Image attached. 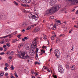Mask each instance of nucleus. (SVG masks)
Returning a JSON list of instances; mask_svg holds the SVG:
<instances>
[{
    "label": "nucleus",
    "mask_w": 78,
    "mask_h": 78,
    "mask_svg": "<svg viewBox=\"0 0 78 78\" xmlns=\"http://www.w3.org/2000/svg\"><path fill=\"white\" fill-rule=\"evenodd\" d=\"M63 23H65V24H66V23H67V22H66V21H64V22H63Z\"/></svg>",
    "instance_id": "64"
},
{
    "label": "nucleus",
    "mask_w": 78,
    "mask_h": 78,
    "mask_svg": "<svg viewBox=\"0 0 78 78\" xmlns=\"http://www.w3.org/2000/svg\"><path fill=\"white\" fill-rule=\"evenodd\" d=\"M5 70H8V68L7 67H5L4 68Z\"/></svg>",
    "instance_id": "44"
},
{
    "label": "nucleus",
    "mask_w": 78,
    "mask_h": 78,
    "mask_svg": "<svg viewBox=\"0 0 78 78\" xmlns=\"http://www.w3.org/2000/svg\"><path fill=\"white\" fill-rule=\"evenodd\" d=\"M13 35H14V34H13V33H12L9 35H7V36H8V37L10 36L9 38H11V37H12V36H13Z\"/></svg>",
    "instance_id": "15"
},
{
    "label": "nucleus",
    "mask_w": 78,
    "mask_h": 78,
    "mask_svg": "<svg viewBox=\"0 0 78 78\" xmlns=\"http://www.w3.org/2000/svg\"><path fill=\"white\" fill-rule=\"evenodd\" d=\"M50 2H49V4L52 6H55V3L56 2V0H50Z\"/></svg>",
    "instance_id": "6"
},
{
    "label": "nucleus",
    "mask_w": 78,
    "mask_h": 78,
    "mask_svg": "<svg viewBox=\"0 0 78 78\" xmlns=\"http://www.w3.org/2000/svg\"><path fill=\"white\" fill-rule=\"evenodd\" d=\"M56 23H60V24H59V25H60V24L61 23V22H60V20H56Z\"/></svg>",
    "instance_id": "29"
},
{
    "label": "nucleus",
    "mask_w": 78,
    "mask_h": 78,
    "mask_svg": "<svg viewBox=\"0 0 78 78\" xmlns=\"http://www.w3.org/2000/svg\"><path fill=\"white\" fill-rule=\"evenodd\" d=\"M59 40V38L57 37L56 38V42L57 43V41H58Z\"/></svg>",
    "instance_id": "46"
},
{
    "label": "nucleus",
    "mask_w": 78,
    "mask_h": 78,
    "mask_svg": "<svg viewBox=\"0 0 78 78\" xmlns=\"http://www.w3.org/2000/svg\"><path fill=\"white\" fill-rule=\"evenodd\" d=\"M74 11H75V9H73L72 10V12H73Z\"/></svg>",
    "instance_id": "58"
},
{
    "label": "nucleus",
    "mask_w": 78,
    "mask_h": 78,
    "mask_svg": "<svg viewBox=\"0 0 78 78\" xmlns=\"http://www.w3.org/2000/svg\"><path fill=\"white\" fill-rule=\"evenodd\" d=\"M22 40L23 42H25V40L24 39V38H23Z\"/></svg>",
    "instance_id": "54"
},
{
    "label": "nucleus",
    "mask_w": 78,
    "mask_h": 78,
    "mask_svg": "<svg viewBox=\"0 0 78 78\" xmlns=\"http://www.w3.org/2000/svg\"><path fill=\"white\" fill-rule=\"evenodd\" d=\"M38 37H37L34 40V41L32 43L31 48L30 51V56H34V54L35 53L34 50H35L36 48L37 47V46H36V44L37 43V39H38Z\"/></svg>",
    "instance_id": "1"
},
{
    "label": "nucleus",
    "mask_w": 78,
    "mask_h": 78,
    "mask_svg": "<svg viewBox=\"0 0 78 78\" xmlns=\"http://www.w3.org/2000/svg\"><path fill=\"white\" fill-rule=\"evenodd\" d=\"M10 77L11 78H15V77H14V76H11Z\"/></svg>",
    "instance_id": "60"
},
{
    "label": "nucleus",
    "mask_w": 78,
    "mask_h": 78,
    "mask_svg": "<svg viewBox=\"0 0 78 78\" xmlns=\"http://www.w3.org/2000/svg\"><path fill=\"white\" fill-rule=\"evenodd\" d=\"M5 42H9V39H7L6 40Z\"/></svg>",
    "instance_id": "43"
},
{
    "label": "nucleus",
    "mask_w": 78,
    "mask_h": 78,
    "mask_svg": "<svg viewBox=\"0 0 78 78\" xmlns=\"http://www.w3.org/2000/svg\"><path fill=\"white\" fill-rule=\"evenodd\" d=\"M24 45V44L23 43H21L20 44H19L18 47V49H20V48H21V47H22V46H23Z\"/></svg>",
    "instance_id": "10"
},
{
    "label": "nucleus",
    "mask_w": 78,
    "mask_h": 78,
    "mask_svg": "<svg viewBox=\"0 0 78 78\" xmlns=\"http://www.w3.org/2000/svg\"><path fill=\"white\" fill-rule=\"evenodd\" d=\"M51 40L53 41V40H54V36H52V37H51Z\"/></svg>",
    "instance_id": "37"
},
{
    "label": "nucleus",
    "mask_w": 78,
    "mask_h": 78,
    "mask_svg": "<svg viewBox=\"0 0 78 78\" xmlns=\"http://www.w3.org/2000/svg\"><path fill=\"white\" fill-rule=\"evenodd\" d=\"M71 70H75V65H73L71 66Z\"/></svg>",
    "instance_id": "12"
},
{
    "label": "nucleus",
    "mask_w": 78,
    "mask_h": 78,
    "mask_svg": "<svg viewBox=\"0 0 78 78\" xmlns=\"http://www.w3.org/2000/svg\"><path fill=\"white\" fill-rule=\"evenodd\" d=\"M72 20H75V18H72Z\"/></svg>",
    "instance_id": "63"
},
{
    "label": "nucleus",
    "mask_w": 78,
    "mask_h": 78,
    "mask_svg": "<svg viewBox=\"0 0 78 78\" xmlns=\"http://www.w3.org/2000/svg\"><path fill=\"white\" fill-rule=\"evenodd\" d=\"M78 14V10H77L76 11V14Z\"/></svg>",
    "instance_id": "55"
},
{
    "label": "nucleus",
    "mask_w": 78,
    "mask_h": 78,
    "mask_svg": "<svg viewBox=\"0 0 78 78\" xmlns=\"http://www.w3.org/2000/svg\"><path fill=\"white\" fill-rule=\"evenodd\" d=\"M14 3V4H15V5H16V6H18L19 5V4H18V3H17V2L16 1H14L13 2Z\"/></svg>",
    "instance_id": "25"
},
{
    "label": "nucleus",
    "mask_w": 78,
    "mask_h": 78,
    "mask_svg": "<svg viewBox=\"0 0 78 78\" xmlns=\"http://www.w3.org/2000/svg\"><path fill=\"white\" fill-rule=\"evenodd\" d=\"M36 50V51H35V52L37 53L38 52V50H39V49L38 48H37Z\"/></svg>",
    "instance_id": "39"
},
{
    "label": "nucleus",
    "mask_w": 78,
    "mask_h": 78,
    "mask_svg": "<svg viewBox=\"0 0 78 78\" xmlns=\"http://www.w3.org/2000/svg\"><path fill=\"white\" fill-rule=\"evenodd\" d=\"M74 47H73V45L72 46V49H71V50H73V48H74Z\"/></svg>",
    "instance_id": "57"
},
{
    "label": "nucleus",
    "mask_w": 78,
    "mask_h": 78,
    "mask_svg": "<svg viewBox=\"0 0 78 78\" xmlns=\"http://www.w3.org/2000/svg\"><path fill=\"white\" fill-rule=\"evenodd\" d=\"M6 45L7 46V47H10V45H11V44L9 43H8L6 44Z\"/></svg>",
    "instance_id": "20"
},
{
    "label": "nucleus",
    "mask_w": 78,
    "mask_h": 78,
    "mask_svg": "<svg viewBox=\"0 0 78 78\" xmlns=\"http://www.w3.org/2000/svg\"><path fill=\"white\" fill-rule=\"evenodd\" d=\"M43 36H44V37L43 38V39H47V36H46V35L43 34Z\"/></svg>",
    "instance_id": "13"
},
{
    "label": "nucleus",
    "mask_w": 78,
    "mask_h": 78,
    "mask_svg": "<svg viewBox=\"0 0 78 78\" xmlns=\"http://www.w3.org/2000/svg\"><path fill=\"white\" fill-rule=\"evenodd\" d=\"M31 28V27H28L26 29L27 30H29V29Z\"/></svg>",
    "instance_id": "42"
},
{
    "label": "nucleus",
    "mask_w": 78,
    "mask_h": 78,
    "mask_svg": "<svg viewBox=\"0 0 78 78\" xmlns=\"http://www.w3.org/2000/svg\"><path fill=\"white\" fill-rule=\"evenodd\" d=\"M14 75L16 77V78H18V76L17 75V73H14Z\"/></svg>",
    "instance_id": "24"
},
{
    "label": "nucleus",
    "mask_w": 78,
    "mask_h": 78,
    "mask_svg": "<svg viewBox=\"0 0 78 78\" xmlns=\"http://www.w3.org/2000/svg\"><path fill=\"white\" fill-rule=\"evenodd\" d=\"M20 54H18L17 56L20 58H22V59H30V57L27 54V52L26 51H23L20 54Z\"/></svg>",
    "instance_id": "2"
},
{
    "label": "nucleus",
    "mask_w": 78,
    "mask_h": 78,
    "mask_svg": "<svg viewBox=\"0 0 78 78\" xmlns=\"http://www.w3.org/2000/svg\"><path fill=\"white\" fill-rule=\"evenodd\" d=\"M47 71H48V72H50V71L49 70L48 68V69L47 70Z\"/></svg>",
    "instance_id": "59"
},
{
    "label": "nucleus",
    "mask_w": 78,
    "mask_h": 78,
    "mask_svg": "<svg viewBox=\"0 0 78 78\" xmlns=\"http://www.w3.org/2000/svg\"><path fill=\"white\" fill-rule=\"evenodd\" d=\"M39 30V28L38 27H37L35 28L34 32L35 33H36V32H38Z\"/></svg>",
    "instance_id": "11"
},
{
    "label": "nucleus",
    "mask_w": 78,
    "mask_h": 78,
    "mask_svg": "<svg viewBox=\"0 0 78 78\" xmlns=\"http://www.w3.org/2000/svg\"><path fill=\"white\" fill-rule=\"evenodd\" d=\"M8 37V36L6 35L3 37H0V39H3V38H5V37Z\"/></svg>",
    "instance_id": "23"
},
{
    "label": "nucleus",
    "mask_w": 78,
    "mask_h": 78,
    "mask_svg": "<svg viewBox=\"0 0 78 78\" xmlns=\"http://www.w3.org/2000/svg\"><path fill=\"white\" fill-rule=\"evenodd\" d=\"M20 1L23 3H27L26 0H20Z\"/></svg>",
    "instance_id": "16"
},
{
    "label": "nucleus",
    "mask_w": 78,
    "mask_h": 78,
    "mask_svg": "<svg viewBox=\"0 0 78 78\" xmlns=\"http://www.w3.org/2000/svg\"><path fill=\"white\" fill-rule=\"evenodd\" d=\"M31 72L32 74H35V72H34V71L33 70H32L31 71Z\"/></svg>",
    "instance_id": "31"
},
{
    "label": "nucleus",
    "mask_w": 78,
    "mask_h": 78,
    "mask_svg": "<svg viewBox=\"0 0 78 78\" xmlns=\"http://www.w3.org/2000/svg\"><path fill=\"white\" fill-rule=\"evenodd\" d=\"M29 18L30 19H34L35 21H36L39 19V17H38L37 14L36 15H33L32 16H30Z\"/></svg>",
    "instance_id": "5"
},
{
    "label": "nucleus",
    "mask_w": 78,
    "mask_h": 78,
    "mask_svg": "<svg viewBox=\"0 0 78 78\" xmlns=\"http://www.w3.org/2000/svg\"><path fill=\"white\" fill-rule=\"evenodd\" d=\"M14 54V52L13 51H11L10 52V55H12Z\"/></svg>",
    "instance_id": "27"
},
{
    "label": "nucleus",
    "mask_w": 78,
    "mask_h": 78,
    "mask_svg": "<svg viewBox=\"0 0 78 78\" xmlns=\"http://www.w3.org/2000/svg\"><path fill=\"white\" fill-rule=\"evenodd\" d=\"M11 69H12V70H14V67H13V66L12 65L11 66Z\"/></svg>",
    "instance_id": "34"
},
{
    "label": "nucleus",
    "mask_w": 78,
    "mask_h": 78,
    "mask_svg": "<svg viewBox=\"0 0 78 78\" xmlns=\"http://www.w3.org/2000/svg\"><path fill=\"white\" fill-rule=\"evenodd\" d=\"M3 48H5V49H6V46L5 45H4L3 46Z\"/></svg>",
    "instance_id": "40"
},
{
    "label": "nucleus",
    "mask_w": 78,
    "mask_h": 78,
    "mask_svg": "<svg viewBox=\"0 0 78 78\" xmlns=\"http://www.w3.org/2000/svg\"><path fill=\"white\" fill-rule=\"evenodd\" d=\"M58 71L59 72H61V73H62L64 71V69L62 67V66L60 64L58 65Z\"/></svg>",
    "instance_id": "9"
},
{
    "label": "nucleus",
    "mask_w": 78,
    "mask_h": 78,
    "mask_svg": "<svg viewBox=\"0 0 78 78\" xmlns=\"http://www.w3.org/2000/svg\"><path fill=\"white\" fill-rule=\"evenodd\" d=\"M25 48L26 49V50H29V49H30V48H29V47L28 46H25Z\"/></svg>",
    "instance_id": "21"
},
{
    "label": "nucleus",
    "mask_w": 78,
    "mask_h": 78,
    "mask_svg": "<svg viewBox=\"0 0 78 78\" xmlns=\"http://www.w3.org/2000/svg\"><path fill=\"white\" fill-rule=\"evenodd\" d=\"M9 58L10 59H12V57H11V56H9Z\"/></svg>",
    "instance_id": "52"
},
{
    "label": "nucleus",
    "mask_w": 78,
    "mask_h": 78,
    "mask_svg": "<svg viewBox=\"0 0 78 78\" xmlns=\"http://www.w3.org/2000/svg\"><path fill=\"white\" fill-rule=\"evenodd\" d=\"M4 75V72H2L0 73V76H2Z\"/></svg>",
    "instance_id": "19"
},
{
    "label": "nucleus",
    "mask_w": 78,
    "mask_h": 78,
    "mask_svg": "<svg viewBox=\"0 0 78 78\" xmlns=\"http://www.w3.org/2000/svg\"><path fill=\"white\" fill-rule=\"evenodd\" d=\"M46 22V20H44L43 21V23H45Z\"/></svg>",
    "instance_id": "48"
},
{
    "label": "nucleus",
    "mask_w": 78,
    "mask_h": 78,
    "mask_svg": "<svg viewBox=\"0 0 78 78\" xmlns=\"http://www.w3.org/2000/svg\"><path fill=\"white\" fill-rule=\"evenodd\" d=\"M66 1L69 2H70L72 5H74L75 3H78V0H66Z\"/></svg>",
    "instance_id": "7"
},
{
    "label": "nucleus",
    "mask_w": 78,
    "mask_h": 78,
    "mask_svg": "<svg viewBox=\"0 0 78 78\" xmlns=\"http://www.w3.org/2000/svg\"><path fill=\"white\" fill-rule=\"evenodd\" d=\"M53 14V13L51 9L50 10H47V11L45 12L44 16H47Z\"/></svg>",
    "instance_id": "4"
},
{
    "label": "nucleus",
    "mask_w": 78,
    "mask_h": 78,
    "mask_svg": "<svg viewBox=\"0 0 78 78\" xmlns=\"http://www.w3.org/2000/svg\"><path fill=\"white\" fill-rule=\"evenodd\" d=\"M55 54L57 58H59V51L57 49L55 51Z\"/></svg>",
    "instance_id": "8"
},
{
    "label": "nucleus",
    "mask_w": 78,
    "mask_h": 78,
    "mask_svg": "<svg viewBox=\"0 0 78 78\" xmlns=\"http://www.w3.org/2000/svg\"><path fill=\"white\" fill-rule=\"evenodd\" d=\"M59 36V37H64L65 36V35L64 34H61Z\"/></svg>",
    "instance_id": "26"
},
{
    "label": "nucleus",
    "mask_w": 78,
    "mask_h": 78,
    "mask_svg": "<svg viewBox=\"0 0 78 78\" xmlns=\"http://www.w3.org/2000/svg\"><path fill=\"white\" fill-rule=\"evenodd\" d=\"M50 18H51V19H55V17H54V16H51Z\"/></svg>",
    "instance_id": "32"
},
{
    "label": "nucleus",
    "mask_w": 78,
    "mask_h": 78,
    "mask_svg": "<svg viewBox=\"0 0 78 78\" xmlns=\"http://www.w3.org/2000/svg\"><path fill=\"white\" fill-rule=\"evenodd\" d=\"M3 48L2 47H0V51H2L3 50Z\"/></svg>",
    "instance_id": "49"
},
{
    "label": "nucleus",
    "mask_w": 78,
    "mask_h": 78,
    "mask_svg": "<svg viewBox=\"0 0 78 78\" xmlns=\"http://www.w3.org/2000/svg\"><path fill=\"white\" fill-rule=\"evenodd\" d=\"M34 64L35 65H36V64L39 65V64H41V62H35Z\"/></svg>",
    "instance_id": "18"
},
{
    "label": "nucleus",
    "mask_w": 78,
    "mask_h": 78,
    "mask_svg": "<svg viewBox=\"0 0 78 78\" xmlns=\"http://www.w3.org/2000/svg\"><path fill=\"white\" fill-rule=\"evenodd\" d=\"M36 53V58H38V55H37V53Z\"/></svg>",
    "instance_id": "41"
},
{
    "label": "nucleus",
    "mask_w": 78,
    "mask_h": 78,
    "mask_svg": "<svg viewBox=\"0 0 78 78\" xmlns=\"http://www.w3.org/2000/svg\"><path fill=\"white\" fill-rule=\"evenodd\" d=\"M66 9H62L61 11H65L66 10Z\"/></svg>",
    "instance_id": "51"
},
{
    "label": "nucleus",
    "mask_w": 78,
    "mask_h": 78,
    "mask_svg": "<svg viewBox=\"0 0 78 78\" xmlns=\"http://www.w3.org/2000/svg\"><path fill=\"white\" fill-rule=\"evenodd\" d=\"M5 76H8V73H6L5 74Z\"/></svg>",
    "instance_id": "45"
},
{
    "label": "nucleus",
    "mask_w": 78,
    "mask_h": 78,
    "mask_svg": "<svg viewBox=\"0 0 78 78\" xmlns=\"http://www.w3.org/2000/svg\"><path fill=\"white\" fill-rule=\"evenodd\" d=\"M0 55H5V52H1L0 53Z\"/></svg>",
    "instance_id": "33"
},
{
    "label": "nucleus",
    "mask_w": 78,
    "mask_h": 78,
    "mask_svg": "<svg viewBox=\"0 0 78 78\" xmlns=\"http://www.w3.org/2000/svg\"><path fill=\"white\" fill-rule=\"evenodd\" d=\"M27 25H28L27 24H25L24 23H23L22 24V27H27Z\"/></svg>",
    "instance_id": "17"
},
{
    "label": "nucleus",
    "mask_w": 78,
    "mask_h": 78,
    "mask_svg": "<svg viewBox=\"0 0 78 78\" xmlns=\"http://www.w3.org/2000/svg\"><path fill=\"white\" fill-rule=\"evenodd\" d=\"M41 51L42 52V53H45V51H44L43 50H41Z\"/></svg>",
    "instance_id": "35"
},
{
    "label": "nucleus",
    "mask_w": 78,
    "mask_h": 78,
    "mask_svg": "<svg viewBox=\"0 0 78 78\" xmlns=\"http://www.w3.org/2000/svg\"><path fill=\"white\" fill-rule=\"evenodd\" d=\"M5 66L6 67H8V66H9V65H8V64L6 63H5Z\"/></svg>",
    "instance_id": "38"
},
{
    "label": "nucleus",
    "mask_w": 78,
    "mask_h": 78,
    "mask_svg": "<svg viewBox=\"0 0 78 78\" xmlns=\"http://www.w3.org/2000/svg\"><path fill=\"white\" fill-rule=\"evenodd\" d=\"M31 0H26V3H29L31 2Z\"/></svg>",
    "instance_id": "22"
},
{
    "label": "nucleus",
    "mask_w": 78,
    "mask_h": 78,
    "mask_svg": "<svg viewBox=\"0 0 78 78\" xmlns=\"http://www.w3.org/2000/svg\"><path fill=\"white\" fill-rule=\"evenodd\" d=\"M22 36V35L21 34H19L18 35L17 37H18V38H20V36Z\"/></svg>",
    "instance_id": "36"
},
{
    "label": "nucleus",
    "mask_w": 78,
    "mask_h": 78,
    "mask_svg": "<svg viewBox=\"0 0 78 78\" xmlns=\"http://www.w3.org/2000/svg\"><path fill=\"white\" fill-rule=\"evenodd\" d=\"M2 42L3 44L5 42V41H4V40H3L2 41Z\"/></svg>",
    "instance_id": "61"
},
{
    "label": "nucleus",
    "mask_w": 78,
    "mask_h": 78,
    "mask_svg": "<svg viewBox=\"0 0 78 78\" xmlns=\"http://www.w3.org/2000/svg\"><path fill=\"white\" fill-rule=\"evenodd\" d=\"M39 75V74L38 73H36L35 74V76H37V75Z\"/></svg>",
    "instance_id": "62"
},
{
    "label": "nucleus",
    "mask_w": 78,
    "mask_h": 78,
    "mask_svg": "<svg viewBox=\"0 0 78 78\" xmlns=\"http://www.w3.org/2000/svg\"><path fill=\"white\" fill-rule=\"evenodd\" d=\"M53 77L54 78H57V76L55 75V76H53Z\"/></svg>",
    "instance_id": "53"
},
{
    "label": "nucleus",
    "mask_w": 78,
    "mask_h": 78,
    "mask_svg": "<svg viewBox=\"0 0 78 78\" xmlns=\"http://www.w3.org/2000/svg\"><path fill=\"white\" fill-rule=\"evenodd\" d=\"M24 39H26V40H27V39H28V37H24Z\"/></svg>",
    "instance_id": "47"
},
{
    "label": "nucleus",
    "mask_w": 78,
    "mask_h": 78,
    "mask_svg": "<svg viewBox=\"0 0 78 78\" xmlns=\"http://www.w3.org/2000/svg\"><path fill=\"white\" fill-rule=\"evenodd\" d=\"M22 31V32H23V33H24V32H25V29H23Z\"/></svg>",
    "instance_id": "56"
},
{
    "label": "nucleus",
    "mask_w": 78,
    "mask_h": 78,
    "mask_svg": "<svg viewBox=\"0 0 78 78\" xmlns=\"http://www.w3.org/2000/svg\"><path fill=\"white\" fill-rule=\"evenodd\" d=\"M44 69L46 70H48V68L47 67H44Z\"/></svg>",
    "instance_id": "50"
},
{
    "label": "nucleus",
    "mask_w": 78,
    "mask_h": 78,
    "mask_svg": "<svg viewBox=\"0 0 78 78\" xmlns=\"http://www.w3.org/2000/svg\"><path fill=\"white\" fill-rule=\"evenodd\" d=\"M56 28V25H54L53 26V27H52L51 28V29L52 30H55Z\"/></svg>",
    "instance_id": "14"
},
{
    "label": "nucleus",
    "mask_w": 78,
    "mask_h": 78,
    "mask_svg": "<svg viewBox=\"0 0 78 78\" xmlns=\"http://www.w3.org/2000/svg\"><path fill=\"white\" fill-rule=\"evenodd\" d=\"M13 35H15L16 34H17V31H16L13 33Z\"/></svg>",
    "instance_id": "30"
},
{
    "label": "nucleus",
    "mask_w": 78,
    "mask_h": 78,
    "mask_svg": "<svg viewBox=\"0 0 78 78\" xmlns=\"http://www.w3.org/2000/svg\"><path fill=\"white\" fill-rule=\"evenodd\" d=\"M53 6L52 8L51 9L53 13H55L56 11H58L60 7H59V5H56V6L55 7Z\"/></svg>",
    "instance_id": "3"
},
{
    "label": "nucleus",
    "mask_w": 78,
    "mask_h": 78,
    "mask_svg": "<svg viewBox=\"0 0 78 78\" xmlns=\"http://www.w3.org/2000/svg\"><path fill=\"white\" fill-rule=\"evenodd\" d=\"M17 41V39L13 40L12 41V43H15Z\"/></svg>",
    "instance_id": "28"
}]
</instances>
